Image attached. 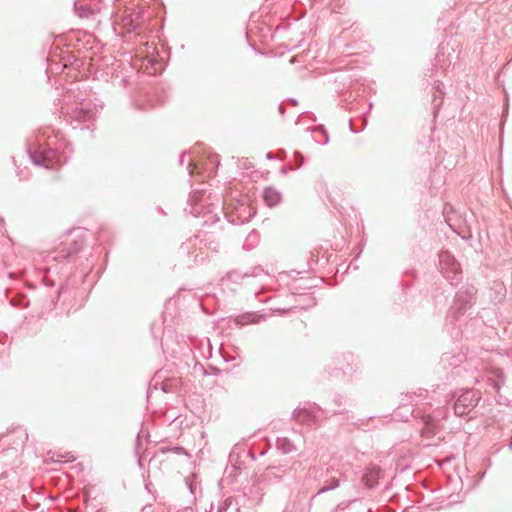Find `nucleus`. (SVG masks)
Wrapping results in <instances>:
<instances>
[{
    "label": "nucleus",
    "mask_w": 512,
    "mask_h": 512,
    "mask_svg": "<svg viewBox=\"0 0 512 512\" xmlns=\"http://www.w3.org/2000/svg\"><path fill=\"white\" fill-rule=\"evenodd\" d=\"M233 453L230 454L229 460L231 462L230 466H227L224 471V480L228 481L229 483H234L237 481V476L241 473V466L233 463Z\"/></svg>",
    "instance_id": "obj_23"
},
{
    "label": "nucleus",
    "mask_w": 512,
    "mask_h": 512,
    "mask_svg": "<svg viewBox=\"0 0 512 512\" xmlns=\"http://www.w3.org/2000/svg\"><path fill=\"white\" fill-rule=\"evenodd\" d=\"M508 449H509V450H512V438H511L510 443L508 444Z\"/></svg>",
    "instance_id": "obj_52"
},
{
    "label": "nucleus",
    "mask_w": 512,
    "mask_h": 512,
    "mask_svg": "<svg viewBox=\"0 0 512 512\" xmlns=\"http://www.w3.org/2000/svg\"><path fill=\"white\" fill-rule=\"evenodd\" d=\"M332 376L334 377H339L340 375H345L346 374V371L343 369V366H335L333 368V371L332 372H329Z\"/></svg>",
    "instance_id": "obj_41"
},
{
    "label": "nucleus",
    "mask_w": 512,
    "mask_h": 512,
    "mask_svg": "<svg viewBox=\"0 0 512 512\" xmlns=\"http://www.w3.org/2000/svg\"><path fill=\"white\" fill-rule=\"evenodd\" d=\"M198 170V167H197V164L192 162V161H189L188 162V171H189V174L191 175L192 173H194L195 171Z\"/></svg>",
    "instance_id": "obj_42"
},
{
    "label": "nucleus",
    "mask_w": 512,
    "mask_h": 512,
    "mask_svg": "<svg viewBox=\"0 0 512 512\" xmlns=\"http://www.w3.org/2000/svg\"><path fill=\"white\" fill-rule=\"evenodd\" d=\"M382 473L378 466L368 467L362 475V483L366 488L372 489L377 486Z\"/></svg>",
    "instance_id": "obj_16"
},
{
    "label": "nucleus",
    "mask_w": 512,
    "mask_h": 512,
    "mask_svg": "<svg viewBox=\"0 0 512 512\" xmlns=\"http://www.w3.org/2000/svg\"><path fill=\"white\" fill-rule=\"evenodd\" d=\"M185 484L187 488L189 489L190 493L196 497L198 494H201V488L199 486V483L197 481V476L195 474H192L185 478Z\"/></svg>",
    "instance_id": "obj_28"
},
{
    "label": "nucleus",
    "mask_w": 512,
    "mask_h": 512,
    "mask_svg": "<svg viewBox=\"0 0 512 512\" xmlns=\"http://www.w3.org/2000/svg\"><path fill=\"white\" fill-rule=\"evenodd\" d=\"M453 398L454 413L457 416H467L477 407L481 400V392L476 389H465L458 395H453Z\"/></svg>",
    "instance_id": "obj_6"
},
{
    "label": "nucleus",
    "mask_w": 512,
    "mask_h": 512,
    "mask_svg": "<svg viewBox=\"0 0 512 512\" xmlns=\"http://www.w3.org/2000/svg\"><path fill=\"white\" fill-rule=\"evenodd\" d=\"M313 137L316 143L326 145L329 142V136L324 126L319 125L313 129Z\"/></svg>",
    "instance_id": "obj_27"
},
{
    "label": "nucleus",
    "mask_w": 512,
    "mask_h": 512,
    "mask_svg": "<svg viewBox=\"0 0 512 512\" xmlns=\"http://www.w3.org/2000/svg\"><path fill=\"white\" fill-rule=\"evenodd\" d=\"M74 9L80 17H89L93 14V10L89 5H78L76 1L74 2Z\"/></svg>",
    "instance_id": "obj_33"
},
{
    "label": "nucleus",
    "mask_w": 512,
    "mask_h": 512,
    "mask_svg": "<svg viewBox=\"0 0 512 512\" xmlns=\"http://www.w3.org/2000/svg\"><path fill=\"white\" fill-rule=\"evenodd\" d=\"M321 410L319 405L309 403L307 406L295 409L292 416L296 421L310 425L316 421L317 413Z\"/></svg>",
    "instance_id": "obj_11"
},
{
    "label": "nucleus",
    "mask_w": 512,
    "mask_h": 512,
    "mask_svg": "<svg viewBox=\"0 0 512 512\" xmlns=\"http://www.w3.org/2000/svg\"><path fill=\"white\" fill-rule=\"evenodd\" d=\"M305 466L299 460L281 463L277 466H269L262 474L263 480L268 482H285L291 484L298 481Z\"/></svg>",
    "instance_id": "obj_4"
},
{
    "label": "nucleus",
    "mask_w": 512,
    "mask_h": 512,
    "mask_svg": "<svg viewBox=\"0 0 512 512\" xmlns=\"http://www.w3.org/2000/svg\"><path fill=\"white\" fill-rule=\"evenodd\" d=\"M160 451L162 453H168V452H172L176 455H185V456H189L188 452L186 451L185 448L183 447H180V446H175V447H162L160 448Z\"/></svg>",
    "instance_id": "obj_36"
},
{
    "label": "nucleus",
    "mask_w": 512,
    "mask_h": 512,
    "mask_svg": "<svg viewBox=\"0 0 512 512\" xmlns=\"http://www.w3.org/2000/svg\"><path fill=\"white\" fill-rule=\"evenodd\" d=\"M149 101H150V104H149L150 107L156 106L161 103V101H159V100H149Z\"/></svg>",
    "instance_id": "obj_46"
},
{
    "label": "nucleus",
    "mask_w": 512,
    "mask_h": 512,
    "mask_svg": "<svg viewBox=\"0 0 512 512\" xmlns=\"http://www.w3.org/2000/svg\"><path fill=\"white\" fill-rule=\"evenodd\" d=\"M491 291V299L494 303H501L506 297V287L502 282H494Z\"/></svg>",
    "instance_id": "obj_24"
},
{
    "label": "nucleus",
    "mask_w": 512,
    "mask_h": 512,
    "mask_svg": "<svg viewBox=\"0 0 512 512\" xmlns=\"http://www.w3.org/2000/svg\"><path fill=\"white\" fill-rule=\"evenodd\" d=\"M427 395L428 391L425 389H418V391L407 393L405 398L402 399L401 406L394 412V417H400L401 419L407 421L409 418L408 414L414 415V413H416L418 416L420 412L416 409L411 410L409 407L418 405V401H414V398H426Z\"/></svg>",
    "instance_id": "obj_10"
},
{
    "label": "nucleus",
    "mask_w": 512,
    "mask_h": 512,
    "mask_svg": "<svg viewBox=\"0 0 512 512\" xmlns=\"http://www.w3.org/2000/svg\"><path fill=\"white\" fill-rule=\"evenodd\" d=\"M446 221H448V220L446 219ZM447 223H448L449 227H451L452 229H454V228H453V226H452V224H450L449 222H447Z\"/></svg>",
    "instance_id": "obj_53"
},
{
    "label": "nucleus",
    "mask_w": 512,
    "mask_h": 512,
    "mask_svg": "<svg viewBox=\"0 0 512 512\" xmlns=\"http://www.w3.org/2000/svg\"><path fill=\"white\" fill-rule=\"evenodd\" d=\"M446 416H447V411L445 409H437V410L433 411L432 413L422 415V419H423L425 426L428 429H430V428H434L436 426V424L440 420L446 418Z\"/></svg>",
    "instance_id": "obj_19"
},
{
    "label": "nucleus",
    "mask_w": 512,
    "mask_h": 512,
    "mask_svg": "<svg viewBox=\"0 0 512 512\" xmlns=\"http://www.w3.org/2000/svg\"><path fill=\"white\" fill-rule=\"evenodd\" d=\"M440 364L443 369H460L464 371H470L472 369L478 373L474 377L476 383L480 382V378L485 380L487 384L497 393L501 387L505 384V374L499 367L490 365L477 359H467L466 354L462 351H451L445 352L441 356Z\"/></svg>",
    "instance_id": "obj_1"
},
{
    "label": "nucleus",
    "mask_w": 512,
    "mask_h": 512,
    "mask_svg": "<svg viewBox=\"0 0 512 512\" xmlns=\"http://www.w3.org/2000/svg\"><path fill=\"white\" fill-rule=\"evenodd\" d=\"M265 320V315L257 312H245L235 317L234 322L236 325L245 326L249 324H257Z\"/></svg>",
    "instance_id": "obj_18"
},
{
    "label": "nucleus",
    "mask_w": 512,
    "mask_h": 512,
    "mask_svg": "<svg viewBox=\"0 0 512 512\" xmlns=\"http://www.w3.org/2000/svg\"><path fill=\"white\" fill-rule=\"evenodd\" d=\"M346 403V399L343 395L341 394H334L333 398H332V404L334 407H332L331 409H326L324 411L325 415H328V414H332V415H336V414H341L343 412L342 409H340L341 406H343L344 404Z\"/></svg>",
    "instance_id": "obj_25"
},
{
    "label": "nucleus",
    "mask_w": 512,
    "mask_h": 512,
    "mask_svg": "<svg viewBox=\"0 0 512 512\" xmlns=\"http://www.w3.org/2000/svg\"><path fill=\"white\" fill-rule=\"evenodd\" d=\"M203 226L211 227L220 221L217 214L208 211L203 214Z\"/></svg>",
    "instance_id": "obj_32"
},
{
    "label": "nucleus",
    "mask_w": 512,
    "mask_h": 512,
    "mask_svg": "<svg viewBox=\"0 0 512 512\" xmlns=\"http://www.w3.org/2000/svg\"><path fill=\"white\" fill-rule=\"evenodd\" d=\"M101 108L91 99L78 95L74 101L65 102L62 110L71 123H83L93 120Z\"/></svg>",
    "instance_id": "obj_3"
},
{
    "label": "nucleus",
    "mask_w": 512,
    "mask_h": 512,
    "mask_svg": "<svg viewBox=\"0 0 512 512\" xmlns=\"http://www.w3.org/2000/svg\"><path fill=\"white\" fill-rule=\"evenodd\" d=\"M278 111H279V113H280L281 115H284V113H285V109H284L283 104H280V105L278 106Z\"/></svg>",
    "instance_id": "obj_47"
},
{
    "label": "nucleus",
    "mask_w": 512,
    "mask_h": 512,
    "mask_svg": "<svg viewBox=\"0 0 512 512\" xmlns=\"http://www.w3.org/2000/svg\"><path fill=\"white\" fill-rule=\"evenodd\" d=\"M186 154H187V152H186V151H183V152L181 153L180 158H179V163H180V165H183V164H184Z\"/></svg>",
    "instance_id": "obj_44"
},
{
    "label": "nucleus",
    "mask_w": 512,
    "mask_h": 512,
    "mask_svg": "<svg viewBox=\"0 0 512 512\" xmlns=\"http://www.w3.org/2000/svg\"><path fill=\"white\" fill-rule=\"evenodd\" d=\"M329 472L330 471H329L328 468L326 470H324V469H317L315 471L314 477L317 480H319L320 483H322V486L319 488L317 494L326 493V492H328L330 490H333V489L339 487L340 480L334 474H331L329 476L328 475Z\"/></svg>",
    "instance_id": "obj_12"
},
{
    "label": "nucleus",
    "mask_w": 512,
    "mask_h": 512,
    "mask_svg": "<svg viewBox=\"0 0 512 512\" xmlns=\"http://www.w3.org/2000/svg\"><path fill=\"white\" fill-rule=\"evenodd\" d=\"M122 67V62L120 60L113 59L110 67H108V73H111L112 76L119 77L118 71Z\"/></svg>",
    "instance_id": "obj_37"
},
{
    "label": "nucleus",
    "mask_w": 512,
    "mask_h": 512,
    "mask_svg": "<svg viewBox=\"0 0 512 512\" xmlns=\"http://www.w3.org/2000/svg\"><path fill=\"white\" fill-rule=\"evenodd\" d=\"M355 80V73L353 69L339 71L334 77L335 91L339 95V101L342 107H346L345 103L349 100L346 96V91L350 89Z\"/></svg>",
    "instance_id": "obj_9"
},
{
    "label": "nucleus",
    "mask_w": 512,
    "mask_h": 512,
    "mask_svg": "<svg viewBox=\"0 0 512 512\" xmlns=\"http://www.w3.org/2000/svg\"><path fill=\"white\" fill-rule=\"evenodd\" d=\"M140 450H141V439H140V435L138 434L137 438H136V444H135V453L138 456V465H139V467H142L143 457L140 455Z\"/></svg>",
    "instance_id": "obj_39"
},
{
    "label": "nucleus",
    "mask_w": 512,
    "mask_h": 512,
    "mask_svg": "<svg viewBox=\"0 0 512 512\" xmlns=\"http://www.w3.org/2000/svg\"><path fill=\"white\" fill-rule=\"evenodd\" d=\"M219 243L211 233L199 232L186 239L177 250L179 264L186 268H192L202 263L209 251L216 252Z\"/></svg>",
    "instance_id": "obj_2"
},
{
    "label": "nucleus",
    "mask_w": 512,
    "mask_h": 512,
    "mask_svg": "<svg viewBox=\"0 0 512 512\" xmlns=\"http://www.w3.org/2000/svg\"><path fill=\"white\" fill-rule=\"evenodd\" d=\"M287 101L290 102L293 105H297L298 104L297 100L294 99V98H289Z\"/></svg>",
    "instance_id": "obj_48"
},
{
    "label": "nucleus",
    "mask_w": 512,
    "mask_h": 512,
    "mask_svg": "<svg viewBox=\"0 0 512 512\" xmlns=\"http://www.w3.org/2000/svg\"><path fill=\"white\" fill-rule=\"evenodd\" d=\"M259 239H260V237H259L258 232L255 230H252L246 237V239L243 243V248L245 250H252L259 243Z\"/></svg>",
    "instance_id": "obj_30"
},
{
    "label": "nucleus",
    "mask_w": 512,
    "mask_h": 512,
    "mask_svg": "<svg viewBox=\"0 0 512 512\" xmlns=\"http://www.w3.org/2000/svg\"><path fill=\"white\" fill-rule=\"evenodd\" d=\"M208 164L211 165V167H206V170L208 171L209 175L215 174L216 170L218 168V165H219L218 156L217 155H211L208 158L207 165Z\"/></svg>",
    "instance_id": "obj_35"
},
{
    "label": "nucleus",
    "mask_w": 512,
    "mask_h": 512,
    "mask_svg": "<svg viewBox=\"0 0 512 512\" xmlns=\"http://www.w3.org/2000/svg\"><path fill=\"white\" fill-rule=\"evenodd\" d=\"M288 172V168L287 167H282L281 168V173L282 174H286Z\"/></svg>",
    "instance_id": "obj_50"
},
{
    "label": "nucleus",
    "mask_w": 512,
    "mask_h": 512,
    "mask_svg": "<svg viewBox=\"0 0 512 512\" xmlns=\"http://www.w3.org/2000/svg\"><path fill=\"white\" fill-rule=\"evenodd\" d=\"M259 268H253L251 271L241 272L240 270H231L226 274V279L233 283H240L246 277L258 275Z\"/></svg>",
    "instance_id": "obj_22"
},
{
    "label": "nucleus",
    "mask_w": 512,
    "mask_h": 512,
    "mask_svg": "<svg viewBox=\"0 0 512 512\" xmlns=\"http://www.w3.org/2000/svg\"><path fill=\"white\" fill-rule=\"evenodd\" d=\"M444 85L442 82L437 81L435 85L433 86V92H432V105H433V114L436 115L438 112L440 106L443 102V91Z\"/></svg>",
    "instance_id": "obj_21"
},
{
    "label": "nucleus",
    "mask_w": 512,
    "mask_h": 512,
    "mask_svg": "<svg viewBox=\"0 0 512 512\" xmlns=\"http://www.w3.org/2000/svg\"><path fill=\"white\" fill-rule=\"evenodd\" d=\"M476 294L477 289L471 284H465L459 289L454 298V305L447 314V325H454L458 317L464 315L473 306Z\"/></svg>",
    "instance_id": "obj_5"
},
{
    "label": "nucleus",
    "mask_w": 512,
    "mask_h": 512,
    "mask_svg": "<svg viewBox=\"0 0 512 512\" xmlns=\"http://www.w3.org/2000/svg\"><path fill=\"white\" fill-rule=\"evenodd\" d=\"M276 445H277V448L279 450H281L283 453H290V452L296 450L292 441L286 437L277 438Z\"/></svg>",
    "instance_id": "obj_31"
},
{
    "label": "nucleus",
    "mask_w": 512,
    "mask_h": 512,
    "mask_svg": "<svg viewBox=\"0 0 512 512\" xmlns=\"http://www.w3.org/2000/svg\"><path fill=\"white\" fill-rule=\"evenodd\" d=\"M495 398H496L497 403H499V404H502V403H503V402L501 401V398H502V397H501V395H499V398H497V396H496Z\"/></svg>",
    "instance_id": "obj_51"
},
{
    "label": "nucleus",
    "mask_w": 512,
    "mask_h": 512,
    "mask_svg": "<svg viewBox=\"0 0 512 512\" xmlns=\"http://www.w3.org/2000/svg\"><path fill=\"white\" fill-rule=\"evenodd\" d=\"M217 512H240L239 506L234 504L232 497H227L219 506Z\"/></svg>",
    "instance_id": "obj_29"
},
{
    "label": "nucleus",
    "mask_w": 512,
    "mask_h": 512,
    "mask_svg": "<svg viewBox=\"0 0 512 512\" xmlns=\"http://www.w3.org/2000/svg\"><path fill=\"white\" fill-rule=\"evenodd\" d=\"M294 160H295L296 166L299 168L304 163V156L300 152L295 151L294 152Z\"/></svg>",
    "instance_id": "obj_40"
},
{
    "label": "nucleus",
    "mask_w": 512,
    "mask_h": 512,
    "mask_svg": "<svg viewBox=\"0 0 512 512\" xmlns=\"http://www.w3.org/2000/svg\"><path fill=\"white\" fill-rule=\"evenodd\" d=\"M439 270L443 277L449 281L451 285H456L462 278V270L460 264L455 257L446 250L439 252Z\"/></svg>",
    "instance_id": "obj_8"
},
{
    "label": "nucleus",
    "mask_w": 512,
    "mask_h": 512,
    "mask_svg": "<svg viewBox=\"0 0 512 512\" xmlns=\"http://www.w3.org/2000/svg\"><path fill=\"white\" fill-rule=\"evenodd\" d=\"M28 154L31 161L36 166H41L46 169H55L61 161V154L59 150L50 148L46 145H39L35 151L28 149Z\"/></svg>",
    "instance_id": "obj_7"
},
{
    "label": "nucleus",
    "mask_w": 512,
    "mask_h": 512,
    "mask_svg": "<svg viewBox=\"0 0 512 512\" xmlns=\"http://www.w3.org/2000/svg\"><path fill=\"white\" fill-rule=\"evenodd\" d=\"M71 460H72V459L68 458V459H66L65 461H66V462H69V461H71Z\"/></svg>",
    "instance_id": "obj_54"
},
{
    "label": "nucleus",
    "mask_w": 512,
    "mask_h": 512,
    "mask_svg": "<svg viewBox=\"0 0 512 512\" xmlns=\"http://www.w3.org/2000/svg\"><path fill=\"white\" fill-rule=\"evenodd\" d=\"M82 247H83V241L81 239L80 240L75 239L73 241V243L70 244L69 246H67V244L61 245L53 253L52 259L57 262H60L64 259H69L73 255L77 254L82 249Z\"/></svg>",
    "instance_id": "obj_13"
},
{
    "label": "nucleus",
    "mask_w": 512,
    "mask_h": 512,
    "mask_svg": "<svg viewBox=\"0 0 512 512\" xmlns=\"http://www.w3.org/2000/svg\"><path fill=\"white\" fill-rule=\"evenodd\" d=\"M199 194V192L195 191L193 192V194L190 196L189 198V202H190V205H191V210H190V213L194 216V217H198L201 213V209H202V205L198 206V204H193L194 201H197V195Z\"/></svg>",
    "instance_id": "obj_34"
},
{
    "label": "nucleus",
    "mask_w": 512,
    "mask_h": 512,
    "mask_svg": "<svg viewBox=\"0 0 512 512\" xmlns=\"http://www.w3.org/2000/svg\"><path fill=\"white\" fill-rule=\"evenodd\" d=\"M32 300L26 294L16 293L11 297L10 303L12 306L20 309L27 308L31 305Z\"/></svg>",
    "instance_id": "obj_26"
},
{
    "label": "nucleus",
    "mask_w": 512,
    "mask_h": 512,
    "mask_svg": "<svg viewBox=\"0 0 512 512\" xmlns=\"http://www.w3.org/2000/svg\"><path fill=\"white\" fill-rule=\"evenodd\" d=\"M263 199L267 206L274 207L282 200V194L274 187H266L263 191Z\"/></svg>",
    "instance_id": "obj_20"
},
{
    "label": "nucleus",
    "mask_w": 512,
    "mask_h": 512,
    "mask_svg": "<svg viewBox=\"0 0 512 512\" xmlns=\"http://www.w3.org/2000/svg\"><path fill=\"white\" fill-rule=\"evenodd\" d=\"M349 128H350V131H351L352 133H354V134H355V133H359V132L361 131V130L356 129V128L354 127V125H353V123H352V121H351V120H350V122H349Z\"/></svg>",
    "instance_id": "obj_43"
},
{
    "label": "nucleus",
    "mask_w": 512,
    "mask_h": 512,
    "mask_svg": "<svg viewBox=\"0 0 512 512\" xmlns=\"http://www.w3.org/2000/svg\"><path fill=\"white\" fill-rule=\"evenodd\" d=\"M266 158H267V159H274V155H273L271 152H268V153L266 154Z\"/></svg>",
    "instance_id": "obj_49"
},
{
    "label": "nucleus",
    "mask_w": 512,
    "mask_h": 512,
    "mask_svg": "<svg viewBox=\"0 0 512 512\" xmlns=\"http://www.w3.org/2000/svg\"><path fill=\"white\" fill-rule=\"evenodd\" d=\"M443 50H444V47L442 44H440L438 47V52L436 54V58H435V60H436L435 66L436 67L440 66L441 68H444L447 65V61L445 59L440 58V54H442V55L444 54Z\"/></svg>",
    "instance_id": "obj_38"
},
{
    "label": "nucleus",
    "mask_w": 512,
    "mask_h": 512,
    "mask_svg": "<svg viewBox=\"0 0 512 512\" xmlns=\"http://www.w3.org/2000/svg\"><path fill=\"white\" fill-rule=\"evenodd\" d=\"M32 301L42 308V312L51 311L55 307L54 297L48 294V288L45 286L34 293Z\"/></svg>",
    "instance_id": "obj_14"
},
{
    "label": "nucleus",
    "mask_w": 512,
    "mask_h": 512,
    "mask_svg": "<svg viewBox=\"0 0 512 512\" xmlns=\"http://www.w3.org/2000/svg\"><path fill=\"white\" fill-rule=\"evenodd\" d=\"M142 24V19L138 13L131 12L121 19V27L126 33L135 32Z\"/></svg>",
    "instance_id": "obj_17"
},
{
    "label": "nucleus",
    "mask_w": 512,
    "mask_h": 512,
    "mask_svg": "<svg viewBox=\"0 0 512 512\" xmlns=\"http://www.w3.org/2000/svg\"><path fill=\"white\" fill-rule=\"evenodd\" d=\"M66 290H67V287H66V286H64V285H63V286H61V288H60V289H59V291H58V298H59L62 294H64V293L66 292Z\"/></svg>",
    "instance_id": "obj_45"
},
{
    "label": "nucleus",
    "mask_w": 512,
    "mask_h": 512,
    "mask_svg": "<svg viewBox=\"0 0 512 512\" xmlns=\"http://www.w3.org/2000/svg\"><path fill=\"white\" fill-rule=\"evenodd\" d=\"M255 212L249 206L241 204L237 209V214L234 216L233 214H225L228 222L234 225H241L246 223L251 217H253Z\"/></svg>",
    "instance_id": "obj_15"
}]
</instances>
